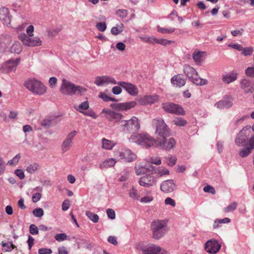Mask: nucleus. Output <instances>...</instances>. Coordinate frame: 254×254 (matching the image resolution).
Masks as SVG:
<instances>
[{
  "label": "nucleus",
  "mask_w": 254,
  "mask_h": 254,
  "mask_svg": "<svg viewBox=\"0 0 254 254\" xmlns=\"http://www.w3.org/2000/svg\"><path fill=\"white\" fill-rule=\"evenodd\" d=\"M129 139L130 142L136 143L146 147H160L166 150H170L173 148L176 143L174 138H170L168 140L164 138L162 141H158L155 140L147 133H134L130 136Z\"/></svg>",
  "instance_id": "nucleus-1"
},
{
  "label": "nucleus",
  "mask_w": 254,
  "mask_h": 254,
  "mask_svg": "<svg viewBox=\"0 0 254 254\" xmlns=\"http://www.w3.org/2000/svg\"><path fill=\"white\" fill-rule=\"evenodd\" d=\"M252 132L250 126H246L239 132L235 139V143L239 146H243L244 148L239 152V155L243 157H246L249 155L254 149V135L249 137Z\"/></svg>",
  "instance_id": "nucleus-2"
},
{
  "label": "nucleus",
  "mask_w": 254,
  "mask_h": 254,
  "mask_svg": "<svg viewBox=\"0 0 254 254\" xmlns=\"http://www.w3.org/2000/svg\"><path fill=\"white\" fill-rule=\"evenodd\" d=\"M150 228L152 238L159 240L163 237L168 231L167 222L165 220H155L151 222Z\"/></svg>",
  "instance_id": "nucleus-3"
},
{
  "label": "nucleus",
  "mask_w": 254,
  "mask_h": 254,
  "mask_svg": "<svg viewBox=\"0 0 254 254\" xmlns=\"http://www.w3.org/2000/svg\"><path fill=\"white\" fill-rule=\"evenodd\" d=\"M60 92L64 95H72L75 94H82L86 89L79 86H75L65 79L62 80Z\"/></svg>",
  "instance_id": "nucleus-4"
},
{
  "label": "nucleus",
  "mask_w": 254,
  "mask_h": 254,
  "mask_svg": "<svg viewBox=\"0 0 254 254\" xmlns=\"http://www.w3.org/2000/svg\"><path fill=\"white\" fill-rule=\"evenodd\" d=\"M183 71L189 79L194 84L199 86H202L207 84V80L198 77L197 72L194 68L190 65L185 64L183 66Z\"/></svg>",
  "instance_id": "nucleus-5"
},
{
  "label": "nucleus",
  "mask_w": 254,
  "mask_h": 254,
  "mask_svg": "<svg viewBox=\"0 0 254 254\" xmlns=\"http://www.w3.org/2000/svg\"><path fill=\"white\" fill-rule=\"evenodd\" d=\"M123 130L127 132L137 131L140 128V123L138 118L135 116L130 119L122 120L120 122Z\"/></svg>",
  "instance_id": "nucleus-6"
},
{
  "label": "nucleus",
  "mask_w": 254,
  "mask_h": 254,
  "mask_svg": "<svg viewBox=\"0 0 254 254\" xmlns=\"http://www.w3.org/2000/svg\"><path fill=\"white\" fill-rule=\"evenodd\" d=\"M24 85L30 91L39 95L44 94L47 90V87L41 82L35 79L28 80Z\"/></svg>",
  "instance_id": "nucleus-7"
},
{
  "label": "nucleus",
  "mask_w": 254,
  "mask_h": 254,
  "mask_svg": "<svg viewBox=\"0 0 254 254\" xmlns=\"http://www.w3.org/2000/svg\"><path fill=\"white\" fill-rule=\"evenodd\" d=\"M152 125L156 127L155 133L158 136L164 138L170 135V130L162 119L157 118L154 119Z\"/></svg>",
  "instance_id": "nucleus-8"
},
{
  "label": "nucleus",
  "mask_w": 254,
  "mask_h": 254,
  "mask_svg": "<svg viewBox=\"0 0 254 254\" xmlns=\"http://www.w3.org/2000/svg\"><path fill=\"white\" fill-rule=\"evenodd\" d=\"M117 157L121 161L130 163L137 159V155L130 149L127 148H122L116 154Z\"/></svg>",
  "instance_id": "nucleus-9"
},
{
  "label": "nucleus",
  "mask_w": 254,
  "mask_h": 254,
  "mask_svg": "<svg viewBox=\"0 0 254 254\" xmlns=\"http://www.w3.org/2000/svg\"><path fill=\"white\" fill-rule=\"evenodd\" d=\"M19 39L24 45L29 47H35L41 45L42 41L38 37H31L25 33H21L19 36Z\"/></svg>",
  "instance_id": "nucleus-10"
},
{
  "label": "nucleus",
  "mask_w": 254,
  "mask_h": 254,
  "mask_svg": "<svg viewBox=\"0 0 254 254\" xmlns=\"http://www.w3.org/2000/svg\"><path fill=\"white\" fill-rule=\"evenodd\" d=\"M162 108L166 112L177 115H185V111L183 108L177 104L172 103H166L162 104Z\"/></svg>",
  "instance_id": "nucleus-11"
},
{
  "label": "nucleus",
  "mask_w": 254,
  "mask_h": 254,
  "mask_svg": "<svg viewBox=\"0 0 254 254\" xmlns=\"http://www.w3.org/2000/svg\"><path fill=\"white\" fill-rule=\"evenodd\" d=\"M102 113L104 114L105 117L107 120L114 123L119 122L123 117L121 114L115 112L110 109H104Z\"/></svg>",
  "instance_id": "nucleus-12"
},
{
  "label": "nucleus",
  "mask_w": 254,
  "mask_h": 254,
  "mask_svg": "<svg viewBox=\"0 0 254 254\" xmlns=\"http://www.w3.org/2000/svg\"><path fill=\"white\" fill-rule=\"evenodd\" d=\"M76 133L77 131L75 130L71 131L68 133L61 145V149L63 153L68 151L72 147L73 144V139L75 136Z\"/></svg>",
  "instance_id": "nucleus-13"
},
{
  "label": "nucleus",
  "mask_w": 254,
  "mask_h": 254,
  "mask_svg": "<svg viewBox=\"0 0 254 254\" xmlns=\"http://www.w3.org/2000/svg\"><path fill=\"white\" fill-rule=\"evenodd\" d=\"M19 62L20 59H16V60L10 59L2 64L0 70L5 73L15 70Z\"/></svg>",
  "instance_id": "nucleus-14"
},
{
  "label": "nucleus",
  "mask_w": 254,
  "mask_h": 254,
  "mask_svg": "<svg viewBox=\"0 0 254 254\" xmlns=\"http://www.w3.org/2000/svg\"><path fill=\"white\" fill-rule=\"evenodd\" d=\"M221 245L214 239L208 240L205 245V249L206 252L212 254L217 253Z\"/></svg>",
  "instance_id": "nucleus-15"
},
{
  "label": "nucleus",
  "mask_w": 254,
  "mask_h": 254,
  "mask_svg": "<svg viewBox=\"0 0 254 254\" xmlns=\"http://www.w3.org/2000/svg\"><path fill=\"white\" fill-rule=\"evenodd\" d=\"M117 84L123 87L130 95L136 96L138 94V88L136 85L131 83L120 81Z\"/></svg>",
  "instance_id": "nucleus-16"
},
{
  "label": "nucleus",
  "mask_w": 254,
  "mask_h": 254,
  "mask_svg": "<svg viewBox=\"0 0 254 254\" xmlns=\"http://www.w3.org/2000/svg\"><path fill=\"white\" fill-rule=\"evenodd\" d=\"M94 83L97 86H101L105 84H117V82L115 78L109 76H100L95 78Z\"/></svg>",
  "instance_id": "nucleus-17"
},
{
  "label": "nucleus",
  "mask_w": 254,
  "mask_h": 254,
  "mask_svg": "<svg viewBox=\"0 0 254 254\" xmlns=\"http://www.w3.org/2000/svg\"><path fill=\"white\" fill-rule=\"evenodd\" d=\"M156 181V179L154 176L151 175H146L140 178L139 184L143 187H149L154 186Z\"/></svg>",
  "instance_id": "nucleus-18"
},
{
  "label": "nucleus",
  "mask_w": 254,
  "mask_h": 254,
  "mask_svg": "<svg viewBox=\"0 0 254 254\" xmlns=\"http://www.w3.org/2000/svg\"><path fill=\"white\" fill-rule=\"evenodd\" d=\"M167 251L160 247L151 244L147 245L143 254H166Z\"/></svg>",
  "instance_id": "nucleus-19"
},
{
  "label": "nucleus",
  "mask_w": 254,
  "mask_h": 254,
  "mask_svg": "<svg viewBox=\"0 0 254 254\" xmlns=\"http://www.w3.org/2000/svg\"><path fill=\"white\" fill-rule=\"evenodd\" d=\"M136 105V103L135 101H130L122 103L112 104L110 107L116 110L126 111L135 107Z\"/></svg>",
  "instance_id": "nucleus-20"
},
{
  "label": "nucleus",
  "mask_w": 254,
  "mask_h": 254,
  "mask_svg": "<svg viewBox=\"0 0 254 254\" xmlns=\"http://www.w3.org/2000/svg\"><path fill=\"white\" fill-rule=\"evenodd\" d=\"M159 100V96L156 94L145 95L138 100V103L141 105L154 104Z\"/></svg>",
  "instance_id": "nucleus-21"
},
{
  "label": "nucleus",
  "mask_w": 254,
  "mask_h": 254,
  "mask_svg": "<svg viewBox=\"0 0 254 254\" xmlns=\"http://www.w3.org/2000/svg\"><path fill=\"white\" fill-rule=\"evenodd\" d=\"M176 187V185L172 180H168L162 183L160 186L161 190L166 193L172 192Z\"/></svg>",
  "instance_id": "nucleus-22"
},
{
  "label": "nucleus",
  "mask_w": 254,
  "mask_h": 254,
  "mask_svg": "<svg viewBox=\"0 0 254 254\" xmlns=\"http://www.w3.org/2000/svg\"><path fill=\"white\" fill-rule=\"evenodd\" d=\"M0 20L4 25L7 26L10 24L11 18L8 8L5 7L0 8Z\"/></svg>",
  "instance_id": "nucleus-23"
},
{
  "label": "nucleus",
  "mask_w": 254,
  "mask_h": 254,
  "mask_svg": "<svg viewBox=\"0 0 254 254\" xmlns=\"http://www.w3.org/2000/svg\"><path fill=\"white\" fill-rule=\"evenodd\" d=\"M172 83L177 87H181L185 85L186 82V79L184 77L182 74H177L171 78Z\"/></svg>",
  "instance_id": "nucleus-24"
},
{
  "label": "nucleus",
  "mask_w": 254,
  "mask_h": 254,
  "mask_svg": "<svg viewBox=\"0 0 254 254\" xmlns=\"http://www.w3.org/2000/svg\"><path fill=\"white\" fill-rule=\"evenodd\" d=\"M150 166L147 167L146 165L145 166L140 165L139 164L136 165L135 166V170L136 174L137 175L146 174L149 173L150 171ZM151 170H153V167L150 166Z\"/></svg>",
  "instance_id": "nucleus-25"
},
{
  "label": "nucleus",
  "mask_w": 254,
  "mask_h": 254,
  "mask_svg": "<svg viewBox=\"0 0 254 254\" xmlns=\"http://www.w3.org/2000/svg\"><path fill=\"white\" fill-rule=\"evenodd\" d=\"M232 102L230 100H224L217 102L215 106L220 109H228L232 107Z\"/></svg>",
  "instance_id": "nucleus-26"
},
{
  "label": "nucleus",
  "mask_w": 254,
  "mask_h": 254,
  "mask_svg": "<svg viewBox=\"0 0 254 254\" xmlns=\"http://www.w3.org/2000/svg\"><path fill=\"white\" fill-rule=\"evenodd\" d=\"M205 52L194 51L192 54V58L197 64H200L202 62Z\"/></svg>",
  "instance_id": "nucleus-27"
},
{
  "label": "nucleus",
  "mask_w": 254,
  "mask_h": 254,
  "mask_svg": "<svg viewBox=\"0 0 254 254\" xmlns=\"http://www.w3.org/2000/svg\"><path fill=\"white\" fill-rule=\"evenodd\" d=\"M237 74L236 73H232L223 75L222 81L227 84L230 83L236 80Z\"/></svg>",
  "instance_id": "nucleus-28"
},
{
  "label": "nucleus",
  "mask_w": 254,
  "mask_h": 254,
  "mask_svg": "<svg viewBox=\"0 0 254 254\" xmlns=\"http://www.w3.org/2000/svg\"><path fill=\"white\" fill-rule=\"evenodd\" d=\"M116 163V161L115 159L110 158L106 160L100 164V168L101 169L107 168L114 166Z\"/></svg>",
  "instance_id": "nucleus-29"
},
{
  "label": "nucleus",
  "mask_w": 254,
  "mask_h": 254,
  "mask_svg": "<svg viewBox=\"0 0 254 254\" xmlns=\"http://www.w3.org/2000/svg\"><path fill=\"white\" fill-rule=\"evenodd\" d=\"M250 85V82L246 79H244L241 81V88L247 93H252L254 92V89L252 87L249 88Z\"/></svg>",
  "instance_id": "nucleus-30"
},
{
  "label": "nucleus",
  "mask_w": 254,
  "mask_h": 254,
  "mask_svg": "<svg viewBox=\"0 0 254 254\" xmlns=\"http://www.w3.org/2000/svg\"><path fill=\"white\" fill-rule=\"evenodd\" d=\"M22 50V46L20 43L15 42L10 47V51L12 53L19 54Z\"/></svg>",
  "instance_id": "nucleus-31"
},
{
  "label": "nucleus",
  "mask_w": 254,
  "mask_h": 254,
  "mask_svg": "<svg viewBox=\"0 0 254 254\" xmlns=\"http://www.w3.org/2000/svg\"><path fill=\"white\" fill-rule=\"evenodd\" d=\"M102 147L105 149L110 150L116 145V143L112 141L103 138L102 140Z\"/></svg>",
  "instance_id": "nucleus-32"
},
{
  "label": "nucleus",
  "mask_w": 254,
  "mask_h": 254,
  "mask_svg": "<svg viewBox=\"0 0 254 254\" xmlns=\"http://www.w3.org/2000/svg\"><path fill=\"white\" fill-rule=\"evenodd\" d=\"M55 117H49L42 121V125L45 127H49L55 125L57 123Z\"/></svg>",
  "instance_id": "nucleus-33"
},
{
  "label": "nucleus",
  "mask_w": 254,
  "mask_h": 254,
  "mask_svg": "<svg viewBox=\"0 0 254 254\" xmlns=\"http://www.w3.org/2000/svg\"><path fill=\"white\" fill-rule=\"evenodd\" d=\"M147 245L143 242H139L135 244V249L139 254H143Z\"/></svg>",
  "instance_id": "nucleus-34"
},
{
  "label": "nucleus",
  "mask_w": 254,
  "mask_h": 254,
  "mask_svg": "<svg viewBox=\"0 0 254 254\" xmlns=\"http://www.w3.org/2000/svg\"><path fill=\"white\" fill-rule=\"evenodd\" d=\"M74 108L76 111L82 113V112H84V110L88 109V102L87 101H84L80 104L79 106H74Z\"/></svg>",
  "instance_id": "nucleus-35"
},
{
  "label": "nucleus",
  "mask_w": 254,
  "mask_h": 254,
  "mask_svg": "<svg viewBox=\"0 0 254 254\" xmlns=\"http://www.w3.org/2000/svg\"><path fill=\"white\" fill-rule=\"evenodd\" d=\"M39 169V165L37 163H32L26 168V171L30 174H34Z\"/></svg>",
  "instance_id": "nucleus-36"
},
{
  "label": "nucleus",
  "mask_w": 254,
  "mask_h": 254,
  "mask_svg": "<svg viewBox=\"0 0 254 254\" xmlns=\"http://www.w3.org/2000/svg\"><path fill=\"white\" fill-rule=\"evenodd\" d=\"M1 244L2 246V251L5 252H10L16 248V247L11 242H2Z\"/></svg>",
  "instance_id": "nucleus-37"
},
{
  "label": "nucleus",
  "mask_w": 254,
  "mask_h": 254,
  "mask_svg": "<svg viewBox=\"0 0 254 254\" xmlns=\"http://www.w3.org/2000/svg\"><path fill=\"white\" fill-rule=\"evenodd\" d=\"M172 122L174 125L179 127H184L187 124V121L182 118H176Z\"/></svg>",
  "instance_id": "nucleus-38"
},
{
  "label": "nucleus",
  "mask_w": 254,
  "mask_h": 254,
  "mask_svg": "<svg viewBox=\"0 0 254 254\" xmlns=\"http://www.w3.org/2000/svg\"><path fill=\"white\" fill-rule=\"evenodd\" d=\"M86 216L93 222L97 223L99 220V216L97 214H94L90 211L86 212Z\"/></svg>",
  "instance_id": "nucleus-39"
},
{
  "label": "nucleus",
  "mask_w": 254,
  "mask_h": 254,
  "mask_svg": "<svg viewBox=\"0 0 254 254\" xmlns=\"http://www.w3.org/2000/svg\"><path fill=\"white\" fill-rule=\"evenodd\" d=\"M231 221L230 219L229 218H224L222 219H216L214 221L213 224V227L214 228H217L219 227V224L222 223H228Z\"/></svg>",
  "instance_id": "nucleus-40"
},
{
  "label": "nucleus",
  "mask_w": 254,
  "mask_h": 254,
  "mask_svg": "<svg viewBox=\"0 0 254 254\" xmlns=\"http://www.w3.org/2000/svg\"><path fill=\"white\" fill-rule=\"evenodd\" d=\"M157 31L159 32H161L163 34H171L173 33L175 31V28L173 27H170L168 28H165L161 27L159 26H157Z\"/></svg>",
  "instance_id": "nucleus-41"
},
{
  "label": "nucleus",
  "mask_w": 254,
  "mask_h": 254,
  "mask_svg": "<svg viewBox=\"0 0 254 254\" xmlns=\"http://www.w3.org/2000/svg\"><path fill=\"white\" fill-rule=\"evenodd\" d=\"M123 31V25L122 24L113 27L111 30L113 35H117Z\"/></svg>",
  "instance_id": "nucleus-42"
},
{
  "label": "nucleus",
  "mask_w": 254,
  "mask_h": 254,
  "mask_svg": "<svg viewBox=\"0 0 254 254\" xmlns=\"http://www.w3.org/2000/svg\"><path fill=\"white\" fill-rule=\"evenodd\" d=\"M165 159L168 165L173 166L176 164L177 157L175 156L169 155L165 157Z\"/></svg>",
  "instance_id": "nucleus-43"
},
{
  "label": "nucleus",
  "mask_w": 254,
  "mask_h": 254,
  "mask_svg": "<svg viewBox=\"0 0 254 254\" xmlns=\"http://www.w3.org/2000/svg\"><path fill=\"white\" fill-rule=\"evenodd\" d=\"M237 205L238 203L236 202H233L224 208V212L228 213L233 211L236 209Z\"/></svg>",
  "instance_id": "nucleus-44"
},
{
  "label": "nucleus",
  "mask_w": 254,
  "mask_h": 254,
  "mask_svg": "<svg viewBox=\"0 0 254 254\" xmlns=\"http://www.w3.org/2000/svg\"><path fill=\"white\" fill-rule=\"evenodd\" d=\"M155 172L160 177L165 175H168L169 174V170L165 168H159L156 169L155 171Z\"/></svg>",
  "instance_id": "nucleus-45"
},
{
  "label": "nucleus",
  "mask_w": 254,
  "mask_h": 254,
  "mask_svg": "<svg viewBox=\"0 0 254 254\" xmlns=\"http://www.w3.org/2000/svg\"><path fill=\"white\" fill-rule=\"evenodd\" d=\"M129 196L135 200H138L139 198V195L138 194L137 190L132 188L129 190Z\"/></svg>",
  "instance_id": "nucleus-46"
},
{
  "label": "nucleus",
  "mask_w": 254,
  "mask_h": 254,
  "mask_svg": "<svg viewBox=\"0 0 254 254\" xmlns=\"http://www.w3.org/2000/svg\"><path fill=\"white\" fill-rule=\"evenodd\" d=\"M55 239L58 242H62L67 239V236L65 233L57 234L55 236Z\"/></svg>",
  "instance_id": "nucleus-47"
},
{
  "label": "nucleus",
  "mask_w": 254,
  "mask_h": 254,
  "mask_svg": "<svg viewBox=\"0 0 254 254\" xmlns=\"http://www.w3.org/2000/svg\"><path fill=\"white\" fill-rule=\"evenodd\" d=\"M62 30L61 27H57L53 29L48 30V34L51 37H54L57 35Z\"/></svg>",
  "instance_id": "nucleus-48"
},
{
  "label": "nucleus",
  "mask_w": 254,
  "mask_h": 254,
  "mask_svg": "<svg viewBox=\"0 0 254 254\" xmlns=\"http://www.w3.org/2000/svg\"><path fill=\"white\" fill-rule=\"evenodd\" d=\"M242 54L245 56H248L251 55L253 52L254 49L252 47H246L243 48V50H242Z\"/></svg>",
  "instance_id": "nucleus-49"
},
{
  "label": "nucleus",
  "mask_w": 254,
  "mask_h": 254,
  "mask_svg": "<svg viewBox=\"0 0 254 254\" xmlns=\"http://www.w3.org/2000/svg\"><path fill=\"white\" fill-rule=\"evenodd\" d=\"M44 214V211L41 208H37L33 211V214L36 217H41Z\"/></svg>",
  "instance_id": "nucleus-50"
},
{
  "label": "nucleus",
  "mask_w": 254,
  "mask_h": 254,
  "mask_svg": "<svg viewBox=\"0 0 254 254\" xmlns=\"http://www.w3.org/2000/svg\"><path fill=\"white\" fill-rule=\"evenodd\" d=\"M165 204L167 205H170L173 207H175L176 205L175 201L170 197H168L165 199Z\"/></svg>",
  "instance_id": "nucleus-51"
},
{
  "label": "nucleus",
  "mask_w": 254,
  "mask_h": 254,
  "mask_svg": "<svg viewBox=\"0 0 254 254\" xmlns=\"http://www.w3.org/2000/svg\"><path fill=\"white\" fill-rule=\"evenodd\" d=\"M96 28L99 31L103 32L105 31L107 28L106 24L105 22H98L96 24Z\"/></svg>",
  "instance_id": "nucleus-52"
},
{
  "label": "nucleus",
  "mask_w": 254,
  "mask_h": 254,
  "mask_svg": "<svg viewBox=\"0 0 254 254\" xmlns=\"http://www.w3.org/2000/svg\"><path fill=\"white\" fill-rule=\"evenodd\" d=\"M29 231L32 235H37L39 233L38 228L35 224L30 225Z\"/></svg>",
  "instance_id": "nucleus-53"
},
{
  "label": "nucleus",
  "mask_w": 254,
  "mask_h": 254,
  "mask_svg": "<svg viewBox=\"0 0 254 254\" xmlns=\"http://www.w3.org/2000/svg\"><path fill=\"white\" fill-rule=\"evenodd\" d=\"M21 156L19 154L15 155L11 160H10L8 161L7 164L9 165H13L14 164H16L19 161Z\"/></svg>",
  "instance_id": "nucleus-54"
},
{
  "label": "nucleus",
  "mask_w": 254,
  "mask_h": 254,
  "mask_svg": "<svg viewBox=\"0 0 254 254\" xmlns=\"http://www.w3.org/2000/svg\"><path fill=\"white\" fill-rule=\"evenodd\" d=\"M107 214L108 217L112 220H114L115 219L116 214L115 211L112 209H107Z\"/></svg>",
  "instance_id": "nucleus-55"
},
{
  "label": "nucleus",
  "mask_w": 254,
  "mask_h": 254,
  "mask_svg": "<svg viewBox=\"0 0 254 254\" xmlns=\"http://www.w3.org/2000/svg\"><path fill=\"white\" fill-rule=\"evenodd\" d=\"M5 162L3 159L0 156V175H2L5 171Z\"/></svg>",
  "instance_id": "nucleus-56"
},
{
  "label": "nucleus",
  "mask_w": 254,
  "mask_h": 254,
  "mask_svg": "<svg viewBox=\"0 0 254 254\" xmlns=\"http://www.w3.org/2000/svg\"><path fill=\"white\" fill-rule=\"evenodd\" d=\"M245 74L250 77H254V67H249L245 70Z\"/></svg>",
  "instance_id": "nucleus-57"
},
{
  "label": "nucleus",
  "mask_w": 254,
  "mask_h": 254,
  "mask_svg": "<svg viewBox=\"0 0 254 254\" xmlns=\"http://www.w3.org/2000/svg\"><path fill=\"white\" fill-rule=\"evenodd\" d=\"M203 190H204V191H205L206 192H209V193H212L213 194L215 193V189L213 187H211L210 186H209V185L205 186L203 188Z\"/></svg>",
  "instance_id": "nucleus-58"
},
{
  "label": "nucleus",
  "mask_w": 254,
  "mask_h": 254,
  "mask_svg": "<svg viewBox=\"0 0 254 254\" xmlns=\"http://www.w3.org/2000/svg\"><path fill=\"white\" fill-rule=\"evenodd\" d=\"M173 42L172 41L168 40L165 39H157V43L159 44L164 46H166L169 44Z\"/></svg>",
  "instance_id": "nucleus-59"
},
{
  "label": "nucleus",
  "mask_w": 254,
  "mask_h": 254,
  "mask_svg": "<svg viewBox=\"0 0 254 254\" xmlns=\"http://www.w3.org/2000/svg\"><path fill=\"white\" fill-rule=\"evenodd\" d=\"M117 13L120 17L124 18L127 17V12L125 9H119L117 11Z\"/></svg>",
  "instance_id": "nucleus-60"
},
{
  "label": "nucleus",
  "mask_w": 254,
  "mask_h": 254,
  "mask_svg": "<svg viewBox=\"0 0 254 254\" xmlns=\"http://www.w3.org/2000/svg\"><path fill=\"white\" fill-rule=\"evenodd\" d=\"M108 242L115 246H117L118 245L117 239L115 236H109L108 238Z\"/></svg>",
  "instance_id": "nucleus-61"
},
{
  "label": "nucleus",
  "mask_w": 254,
  "mask_h": 254,
  "mask_svg": "<svg viewBox=\"0 0 254 254\" xmlns=\"http://www.w3.org/2000/svg\"><path fill=\"white\" fill-rule=\"evenodd\" d=\"M41 194L39 192L34 193L32 196V199L33 202L35 203L40 200Z\"/></svg>",
  "instance_id": "nucleus-62"
},
{
  "label": "nucleus",
  "mask_w": 254,
  "mask_h": 254,
  "mask_svg": "<svg viewBox=\"0 0 254 254\" xmlns=\"http://www.w3.org/2000/svg\"><path fill=\"white\" fill-rule=\"evenodd\" d=\"M38 253L39 254H51L52 251L51 249L42 248L39 250Z\"/></svg>",
  "instance_id": "nucleus-63"
},
{
  "label": "nucleus",
  "mask_w": 254,
  "mask_h": 254,
  "mask_svg": "<svg viewBox=\"0 0 254 254\" xmlns=\"http://www.w3.org/2000/svg\"><path fill=\"white\" fill-rule=\"evenodd\" d=\"M15 174L20 179H23L25 177L24 173L21 169H17L15 171Z\"/></svg>",
  "instance_id": "nucleus-64"
}]
</instances>
